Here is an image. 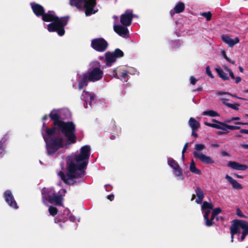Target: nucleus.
<instances>
[{"mask_svg":"<svg viewBox=\"0 0 248 248\" xmlns=\"http://www.w3.org/2000/svg\"><path fill=\"white\" fill-rule=\"evenodd\" d=\"M76 130H66L62 132L65 139L59 135L53 138H46L44 134L42 136L46 144L47 153L49 155H54L60 149L63 148L69 145L74 144L77 141Z\"/></svg>","mask_w":248,"mask_h":248,"instance_id":"nucleus-2","label":"nucleus"},{"mask_svg":"<svg viewBox=\"0 0 248 248\" xmlns=\"http://www.w3.org/2000/svg\"><path fill=\"white\" fill-rule=\"evenodd\" d=\"M41 193L42 199L44 200H47L48 202L52 198L53 194L55 193L52 190L47 188H43Z\"/></svg>","mask_w":248,"mask_h":248,"instance_id":"nucleus-18","label":"nucleus"},{"mask_svg":"<svg viewBox=\"0 0 248 248\" xmlns=\"http://www.w3.org/2000/svg\"><path fill=\"white\" fill-rule=\"evenodd\" d=\"M197 130H192V135L195 138H197L198 136V134L195 132Z\"/></svg>","mask_w":248,"mask_h":248,"instance_id":"nucleus-52","label":"nucleus"},{"mask_svg":"<svg viewBox=\"0 0 248 248\" xmlns=\"http://www.w3.org/2000/svg\"><path fill=\"white\" fill-rule=\"evenodd\" d=\"M241 147L245 149H248V144H241Z\"/></svg>","mask_w":248,"mask_h":248,"instance_id":"nucleus-55","label":"nucleus"},{"mask_svg":"<svg viewBox=\"0 0 248 248\" xmlns=\"http://www.w3.org/2000/svg\"><path fill=\"white\" fill-rule=\"evenodd\" d=\"M235 124L237 125H248V123H243L240 122H237L235 123Z\"/></svg>","mask_w":248,"mask_h":248,"instance_id":"nucleus-49","label":"nucleus"},{"mask_svg":"<svg viewBox=\"0 0 248 248\" xmlns=\"http://www.w3.org/2000/svg\"><path fill=\"white\" fill-rule=\"evenodd\" d=\"M229 73L230 76L231 77V78H232V79H234L235 78V77H234V74H233V72L232 70H230V71H229Z\"/></svg>","mask_w":248,"mask_h":248,"instance_id":"nucleus-54","label":"nucleus"},{"mask_svg":"<svg viewBox=\"0 0 248 248\" xmlns=\"http://www.w3.org/2000/svg\"><path fill=\"white\" fill-rule=\"evenodd\" d=\"M206 73L207 75L211 78H213L214 76L210 70V66L209 65L207 66L206 67Z\"/></svg>","mask_w":248,"mask_h":248,"instance_id":"nucleus-44","label":"nucleus"},{"mask_svg":"<svg viewBox=\"0 0 248 248\" xmlns=\"http://www.w3.org/2000/svg\"><path fill=\"white\" fill-rule=\"evenodd\" d=\"M215 70L217 72L219 77L220 78L224 80H229V78L221 68H216Z\"/></svg>","mask_w":248,"mask_h":248,"instance_id":"nucleus-25","label":"nucleus"},{"mask_svg":"<svg viewBox=\"0 0 248 248\" xmlns=\"http://www.w3.org/2000/svg\"><path fill=\"white\" fill-rule=\"evenodd\" d=\"M234 175L236 177V178H243V176H242V175H238L237 174H234Z\"/></svg>","mask_w":248,"mask_h":248,"instance_id":"nucleus-62","label":"nucleus"},{"mask_svg":"<svg viewBox=\"0 0 248 248\" xmlns=\"http://www.w3.org/2000/svg\"><path fill=\"white\" fill-rule=\"evenodd\" d=\"M225 179L232 185V187L234 189H241L243 186L236 180L233 179L232 177L227 174L225 176Z\"/></svg>","mask_w":248,"mask_h":248,"instance_id":"nucleus-17","label":"nucleus"},{"mask_svg":"<svg viewBox=\"0 0 248 248\" xmlns=\"http://www.w3.org/2000/svg\"><path fill=\"white\" fill-rule=\"evenodd\" d=\"M168 165L170 167H171L173 170L175 169L176 168H178L179 166L177 161L172 158H169L168 159Z\"/></svg>","mask_w":248,"mask_h":248,"instance_id":"nucleus-31","label":"nucleus"},{"mask_svg":"<svg viewBox=\"0 0 248 248\" xmlns=\"http://www.w3.org/2000/svg\"><path fill=\"white\" fill-rule=\"evenodd\" d=\"M228 99L223 98L222 99V102L226 106L228 107L229 108H230L233 109H234L235 110H238L239 109L238 106H239V104H236L235 105L227 103V101Z\"/></svg>","mask_w":248,"mask_h":248,"instance_id":"nucleus-30","label":"nucleus"},{"mask_svg":"<svg viewBox=\"0 0 248 248\" xmlns=\"http://www.w3.org/2000/svg\"><path fill=\"white\" fill-rule=\"evenodd\" d=\"M203 115L210 116L211 117L219 116V114L216 111L213 110H209L207 111H204L202 112Z\"/></svg>","mask_w":248,"mask_h":248,"instance_id":"nucleus-33","label":"nucleus"},{"mask_svg":"<svg viewBox=\"0 0 248 248\" xmlns=\"http://www.w3.org/2000/svg\"><path fill=\"white\" fill-rule=\"evenodd\" d=\"M221 154H222V156H224L229 155L228 153L225 151H222L221 153Z\"/></svg>","mask_w":248,"mask_h":248,"instance_id":"nucleus-59","label":"nucleus"},{"mask_svg":"<svg viewBox=\"0 0 248 248\" xmlns=\"http://www.w3.org/2000/svg\"><path fill=\"white\" fill-rule=\"evenodd\" d=\"M205 148L203 144H196L195 145V151L193 155L195 159H198L204 164H212L215 163L214 160L210 156L203 154L201 151Z\"/></svg>","mask_w":248,"mask_h":248,"instance_id":"nucleus-7","label":"nucleus"},{"mask_svg":"<svg viewBox=\"0 0 248 248\" xmlns=\"http://www.w3.org/2000/svg\"><path fill=\"white\" fill-rule=\"evenodd\" d=\"M185 6L183 2H179L174 7L173 10L175 13H180L185 10Z\"/></svg>","mask_w":248,"mask_h":248,"instance_id":"nucleus-27","label":"nucleus"},{"mask_svg":"<svg viewBox=\"0 0 248 248\" xmlns=\"http://www.w3.org/2000/svg\"><path fill=\"white\" fill-rule=\"evenodd\" d=\"M48 212L50 215L54 216L57 214L58 212V209L53 206H50L48 208Z\"/></svg>","mask_w":248,"mask_h":248,"instance_id":"nucleus-37","label":"nucleus"},{"mask_svg":"<svg viewBox=\"0 0 248 248\" xmlns=\"http://www.w3.org/2000/svg\"><path fill=\"white\" fill-rule=\"evenodd\" d=\"M47 119V115L46 114L42 118V121H44Z\"/></svg>","mask_w":248,"mask_h":248,"instance_id":"nucleus-63","label":"nucleus"},{"mask_svg":"<svg viewBox=\"0 0 248 248\" xmlns=\"http://www.w3.org/2000/svg\"><path fill=\"white\" fill-rule=\"evenodd\" d=\"M204 211L205 212L203 215V218L205 220V224L206 226L210 227L212 226V223L211 222V220H209V216L211 212L210 210H206Z\"/></svg>","mask_w":248,"mask_h":248,"instance_id":"nucleus-28","label":"nucleus"},{"mask_svg":"<svg viewBox=\"0 0 248 248\" xmlns=\"http://www.w3.org/2000/svg\"><path fill=\"white\" fill-rule=\"evenodd\" d=\"M91 45L94 50L102 52L107 49L108 45L103 38H97L93 39L91 41Z\"/></svg>","mask_w":248,"mask_h":248,"instance_id":"nucleus-8","label":"nucleus"},{"mask_svg":"<svg viewBox=\"0 0 248 248\" xmlns=\"http://www.w3.org/2000/svg\"><path fill=\"white\" fill-rule=\"evenodd\" d=\"M217 94L218 95H223V94H228L229 95L230 93L228 92H219Z\"/></svg>","mask_w":248,"mask_h":248,"instance_id":"nucleus-56","label":"nucleus"},{"mask_svg":"<svg viewBox=\"0 0 248 248\" xmlns=\"http://www.w3.org/2000/svg\"><path fill=\"white\" fill-rule=\"evenodd\" d=\"M128 73L129 72L127 70L122 67H117L113 69L111 73L112 76L113 77L124 81H127Z\"/></svg>","mask_w":248,"mask_h":248,"instance_id":"nucleus-9","label":"nucleus"},{"mask_svg":"<svg viewBox=\"0 0 248 248\" xmlns=\"http://www.w3.org/2000/svg\"><path fill=\"white\" fill-rule=\"evenodd\" d=\"M51 11L46 13L45 11L42 15V20L45 22H52L47 25V30L49 32H56L59 36H63L65 33L64 27L67 25L68 16L59 18L51 14Z\"/></svg>","mask_w":248,"mask_h":248,"instance_id":"nucleus-3","label":"nucleus"},{"mask_svg":"<svg viewBox=\"0 0 248 248\" xmlns=\"http://www.w3.org/2000/svg\"><path fill=\"white\" fill-rule=\"evenodd\" d=\"M240 119V117H232V120H239Z\"/></svg>","mask_w":248,"mask_h":248,"instance_id":"nucleus-60","label":"nucleus"},{"mask_svg":"<svg viewBox=\"0 0 248 248\" xmlns=\"http://www.w3.org/2000/svg\"><path fill=\"white\" fill-rule=\"evenodd\" d=\"M108 199L110 200V201H112L114 200V196L113 194H111L108 196Z\"/></svg>","mask_w":248,"mask_h":248,"instance_id":"nucleus-47","label":"nucleus"},{"mask_svg":"<svg viewBox=\"0 0 248 248\" xmlns=\"http://www.w3.org/2000/svg\"><path fill=\"white\" fill-rule=\"evenodd\" d=\"M112 53L114 55L115 59H116L117 58L123 57L124 55V52L119 48L115 49L113 52Z\"/></svg>","mask_w":248,"mask_h":248,"instance_id":"nucleus-34","label":"nucleus"},{"mask_svg":"<svg viewBox=\"0 0 248 248\" xmlns=\"http://www.w3.org/2000/svg\"><path fill=\"white\" fill-rule=\"evenodd\" d=\"M216 216L213 215V213H212V215L210 219H209V220H211V222L212 223V225L213 224V220L214 219H216Z\"/></svg>","mask_w":248,"mask_h":248,"instance_id":"nucleus-50","label":"nucleus"},{"mask_svg":"<svg viewBox=\"0 0 248 248\" xmlns=\"http://www.w3.org/2000/svg\"><path fill=\"white\" fill-rule=\"evenodd\" d=\"M4 198L7 203L12 208L17 209L18 208L11 191L7 190L4 193Z\"/></svg>","mask_w":248,"mask_h":248,"instance_id":"nucleus-10","label":"nucleus"},{"mask_svg":"<svg viewBox=\"0 0 248 248\" xmlns=\"http://www.w3.org/2000/svg\"><path fill=\"white\" fill-rule=\"evenodd\" d=\"M56 126H54L51 128H48L47 126L46 127V132L48 136H52L56 130Z\"/></svg>","mask_w":248,"mask_h":248,"instance_id":"nucleus-36","label":"nucleus"},{"mask_svg":"<svg viewBox=\"0 0 248 248\" xmlns=\"http://www.w3.org/2000/svg\"><path fill=\"white\" fill-rule=\"evenodd\" d=\"M222 55L223 56V57L225 59H226V60L227 61H228L229 62L232 63V64H234V63H235V62L234 61H232V60H231L230 59H229L227 56V55H226V53H225V51H222Z\"/></svg>","mask_w":248,"mask_h":248,"instance_id":"nucleus-42","label":"nucleus"},{"mask_svg":"<svg viewBox=\"0 0 248 248\" xmlns=\"http://www.w3.org/2000/svg\"><path fill=\"white\" fill-rule=\"evenodd\" d=\"M240 229H242L240 241H243L246 236L248 234V222L244 220L234 219L230 227V233L231 234V242H233L234 235L239 233Z\"/></svg>","mask_w":248,"mask_h":248,"instance_id":"nucleus-5","label":"nucleus"},{"mask_svg":"<svg viewBox=\"0 0 248 248\" xmlns=\"http://www.w3.org/2000/svg\"><path fill=\"white\" fill-rule=\"evenodd\" d=\"M103 76V71L99 67L93 68L87 73H82L79 76V80L78 84L79 90L86 87L89 81L95 82L101 79Z\"/></svg>","mask_w":248,"mask_h":248,"instance_id":"nucleus-4","label":"nucleus"},{"mask_svg":"<svg viewBox=\"0 0 248 248\" xmlns=\"http://www.w3.org/2000/svg\"><path fill=\"white\" fill-rule=\"evenodd\" d=\"M90 147L88 145H85L81 148L80 154L86 157V158H89L90 155Z\"/></svg>","mask_w":248,"mask_h":248,"instance_id":"nucleus-26","label":"nucleus"},{"mask_svg":"<svg viewBox=\"0 0 248 248\" xmlns=\"http://www.w3.org/2000/svg\"><path fill=\"white\" fill-rule=\"evenodd\" d=\"M196 196L197 199L196 200V202L198 203H201L203 201L204 197V194L202 189L199 187H197L195 190Z\"/></svg>","mask_w":248,"mask_h":248,"instance_id":"nucleus-21","label":"nucleus"},{"mask_svg":"<svg viewBox=\"0 0 248 248\" xmlns=\"http://www.w3.org/2000/svg\"><path fill=\"white\" fill-rule=\"evenodd\" d=\"M204 125H205L206 126H209L211 127H213V128H217L218 129H221V130L224 131V132H223L224 134H228L229 132V131L227 129V128H226L225 127H224L218 124H217V123L211 124V123H208L207 122H204Z\"/></svg>","mask_w":248,"mask_h":248,"instance_id":"nucleus-22","label":"nucleus"},{"mask_svg":"<svg viewBox=\"0 0 248 248\" xmlns=\"http://www.w3.org/2000/svg\"><path fill=\"white\" fill-rule=\"evenodd\" d=\"M227 166L234 170H245L248 168L247 165L241 164L235 161H229Z\"/></svg>","mask_w":248,"mask_h":248,"instance_id":"nucleus-16","label":"nucleus"},{"mask_svg":"<svg viewBox=\"0 0 248 248\" xmlns=\"http://www.w3.org/2000/svg\"><path fill=\"white\" fill-rule=\"evenodd\" d=\"M113 29L115 32L121 36L127 35L129 33L127 28L126 26L124 27V26L114 25L113 26Z\"/></svg>","mask_w":248,"mask_h":248,"instance_id":"nucleus-14","label":"nucleus"},{"mask_svg":"<svg viewBox=\"0 0 248 248\" xmlns=\"http://www.w3.org/2000/svg\"><path fill=\"white\" fill-rule=\"evenodd\" d=\"M229 95L233 97H234V98H237L238 99H240V100H246V99L244 98H242V97H238L237 96V95H236L235 94H232L231 93H230L229 94Z\"/></svg>","mask_w":248,"mask_h":248,"instance_id":"nucleus-46","label":"nucleus"},{"mask_svg":"<svg viewBox=\"0 0 248 248\" xmlns=\"http://www.w3.org/2000/svg\"><path fill=\"white\" fill-rule=\"evenodd\" d=\"M201 15L202 16L206 18L207 21H210L211 19L212 14L210 12H204L202 13Z\"/></svg>","mask_w":248,"mask_h":248,"instance_id":"nucleus-39","label":"nucleus"},{"mask_svg":"<svg viewBox=\"0 0 248 248\" xmlns=\"http://www.w3.org/2000/svg\"><path fill=\"white\" fill-rule=\"evenodd\" d=\"M188 124L192 130H197L200 127V123L195 119L190 117L188 121Z\"/></svg>","mask_w":248,"mask_h":248,"instance_id":"nucleus-23","label":"nucleus"},{"mask_svg":"<svg viewBox=\"0 0 248 248\" xmlns=\"http://www.w3.org/2000/svg\"><path fill=\"white\" fill-rule=\"evenodd\" d=\"M75 160L77 164L75 163L73 161L67 162V170L68 173L65 175L62 171H60L58 175L60 177L61 180L66 185H73L76 182L75 179L81 178L85 174V170L88 164L89 159L82 155L81 154L76 155Z\"/></svg>","mask_w":248,"mask_h":248,"instance_id":"nucleus-1","label":"nucleus"},{"mask_svg":"<svg viewBox=\"0 0 248 248\" xmlns=\"http://www.w3.org/2000/svg\"><path fill=\"white\" fill-rule=\"evenodd\" d=\"M213 208V205L212 203H209L206 201L203 202L202 205V210H211Z\"/></svg>","mask_w":248,"mask_h":248,"instance_id":"nucleus-32","label":"nucleus"},{"mask_svg":"<svg viewBox=\"0 0 248 248\" xmlns=\"http://www.w3.org/2000/svg\"><path fill=\"white\" fill-rule=\"evenodd\" d=\"M63 195L62 194L56 195V193L53 194L52 198L49 202L50 203H55L57 205H62L63 201Z\"/></svg>","mask_w":248,"mask_h":248,"instance_id":"nucleus-19","label":"nucleus"},{"mask_svg":"<svg viewBox=\"0 0 248 248\" xmlns=\"http://www.w3.org/2000/svg\"><path fill=\"white\" fill-rule=\"evenodd\" d=\"M49 117L53 121V125L57 126L61 132H65L66 130H76V125L73 122L61 120L60 115L55 109L50 112Z\"/></svg>","mask_w":248,"mask_h":248,"instance_id":"nucleus-6","label":"nucleus"},{"mask_svg":"<svg viewBox=\"0 0 248 248\" xmlns=\"http://www.w3.org/2000/svg\"><path fill=\"white\" fill-rule=\"evenodd\" d=\"M216 220L217 221H218L219 220H221V221H223L224 220V218L223 217H216Z\"/></svg>","mask_w":248,"mask_h":248,"instance_id":"nucleus-57","label":"nucleus"},{"mask_svg":"<svg viewBox=\"0 0 248 248\" xmlns=\"http://www.w3.org/2000/svg\"><path fill=\"white\" fill-rule=\"evenodd\" d=\"M82 2L84 3V0H70V4L72 6H74L78 8L80 7V4Z\"/></svg>","mask_w":248,"mask_h":248,"instance_id":"nucleus-35","label":"nucleus"},{"mask_svg":"<svg viewBox=\"0 0 248 248\" xmlns=\"http://www.w3.org/2000/svg\"><path fill=\"white\" fill-rule=\"evenodd\" d=\"M96 0H84V5L85 8V14L87 16L94 14L93 8L96 5Z\"/></svg>","mask_w":248,"mask_h":248,"instance_id":"nucleus-12","label":"nucleus"},{"mask_svg":"<svg viewBox=\"0 0 248 248\" xmlns=\"http://www.w3.org/2000/svg\"><path fill=\"white\" fill-rule=\"evenodd\" d=\"M190 83L192 85H195L197 81V79H196L194 77L191 76L190 78Z\"/></svg>","mask_w":248,"mask_h":248,"instance_id":"nucleus-45","label":"nucleus"},{"mask_svg":"<svg viewBox=\"0 0 248 248\" xmlns=\"http://www.w3.org/2000/svg\"><path fill=\"white\" fill-rule=\"evenodd\" d=\"M186 149L183 148L182 152V157L183 159L184 158V154L186 153Z\"/></svg>","mask_w":248,"mask_h":248,"instance_id":"nucleus-58","label":"nucleus"},{"mask_svg":"<svg viewBox=\"0 0 248 248\" xmlns=\"http://www.w3.org/2000/svg\"><path fill=\"white\" fill-rule=\"evenodd\" d=\"M175 174L178 177H181V179H183V176L182 173V170L179 166L178 168L174 170Z\"/></svg>","mask_w":248,"mask_h":248,"instance_id":"nucleus-38","label":"nucleus"},{"mask_svg":"<svg viewBox=\"0 0 248 248\" xmlns=\"http://www.w3.org/2000/svg\"><path fill=\"white\" fill-rule=\"evenodd\" d=\"M6 139L3 138L0 141V155H1L4 151L3 146L5 143Z\"/></svg>","mask_w":248,"mask_h":248,"instance_id":"nucleus-40","label":"nucleus"},{"mask_svg":"<svg viewBox=\"0 0 248 248\" xmlns=\"http://www.w3.org/2000/svg\"><path fill=\"white\" fill-rule=\"evenodd\" d=\"M133 18V15L132 13L126 11L121 16L120 22L123 26L127 27L131 24Z\"/></svg>","mask_w":248,"mask_h":248,"instance_id":"nucleus-11","label":"nucleus"},{"mask_svg":"<svg viewBox=\"0 0 248 248\" xmlns=\"http://www.w3.org/2000/svg\"><path fill=\"white\" fill-rule=\"evenodd\" d=\"M212 122H213L215 123L218 124L225 127L227 129H230L232 130H237V129H240V126L229 125L225 123L219 122L216 119H212Z\"/></svg>","mask_w":248,"mask_h":248,"instance_id":"nucleus-24","label":"nucleus"},{"mask_svg":"<svg viewBox=\"0 0 248 248\" xmlns=\"http://www.w3.org/2000/svg\"><path fill=\"white\" fill-rule=\"evenodd\" d=\"M115 61L116 59L111 52H107L105 54V63L107 66H111Z\"/></svg>","mask_w":248,"mask_h":248,"instance_id":"nucleus-20","label":"nucleus"},{"mask_svg":"<svg viewBox=\"0 0 248 248\" xmlns=\"http://www.w3.org/2000/svg\"><path fill=\"white\" fill-rule=\"evenodd\" d=\"M235 82L238 84L241 81V78L240 77H235Z\"/></svg>","mask_w":248,"mask_h":248,"instance_id":"nucleus-51","label":"nucleus"},{"mask_svg":"<svg viewBox=\"0 0 248 248\" xmlns=\"http://www.w3.org/2000/svg\"><path fill=\"white\" fill-rule=\"evenodd\" d=\"M240 132L241 133H244L248 134V129H242L240 130Z\"/></svg>","mask_w":248,"mask_h":248,"instance_id":"nucleus-53","label":"nucleus"},{"mask_svg":"<svg viewBox=\"0 0 248 248\" xmlns=\"http://www.w3.org/2000/svg\"><path fill=\"white\" fill-rule=\"evenodd\" d=\"M89 95H90V98L91 100V101L93 100H94V95L93 94H90Z\"/></svg>","mask_w":248,"mask_h":248,"instance_id":"nucleus-64","label":"nucleus"},{"mask_svg":"<svg viewBox=\"0 0 248 248\" xmlns=\"http://www.w3.org/2000/svg\"><path fill=\"white\" fill-rule=\"evenodd\" d=\"M236 215L240 217H243V218H248V217L245 216L242 212L241 210L239 209V208H237L236 209Z\"/></svg>","mask_w":248,"mask_h":248,"instance_id":"nucleus-41","label":"nucleus"},{"mask_svg":"<svg viewBox=\"0 0 248 248\" xmlns=\"http://www.w3.org/2000/svg\"><path fill=\"white\" fill-rule=\"evenodd\" d=\"M219 145L218 144H212L211 147L213 148H218Z\"/></svg>","mask_w":248,"mask_h":248,"instance_id":"nucleus-61","label":"nucleus"},{"mask_svg":"<svg viewBox=\"0 0 248 248\" xmlns=\"http://www.w3.org/2000/svg\"><path fill=\"white\" fill-rule=\"evenodd\" d=\"M30 5L33 13L36 16L39 17L43 15L45 10L43 6L34 2H31Z\"/></svg>","mask_w":248,"mask_h":248,"instance_id":"nucleus-13","label":"nucleus"},{"mask_svg":"<svg viewBox=\"0 0 248 248\" xmlns=\"http://www.w3.org/2000/svg\"><path fill=\"white\" fill-rule=\"evenodd\" d=\"M189 170L191 172L197 174H201V171L196 168L195 166V163L193 159L192 160L190 165Z\"/></svg>","mask_w":248,"mask_h":248,"instance_id":"nucleus-29","label":"nucleus"},{"mask_svg":"<svg viewBox=\"0 0 248 248\" xmlns=\"http://www.w3.org/2000/svg\"><path fill=\"white\" fill-rule=\"evenodd\" d=\"M221 209L219 207L213 209L212 211V213H213V215H216V216L221 212Z\"/></svg>","mask_w":248,"mask_h":248,"instance_id":"nucleus-43","label":"nucleus"},{"mask_svg":"<svg viewBox=\"0 0 248 248\" xmlns=\"http://www.w3.org/2000/svg\"><path fill=\"white\" fill-rule=\"evenodd\" d=\"M221 39L224 42L227 44L229 47H233L235 44L239 42V39L236 37L234 39H231L227 35H222Z\"/></svg>","mask_w":248,"mask_h":248,"instance_id":"nucleus-15","label":"nucleus"},{"mask_svg":"<svg viewBox=\"0 0 248 248\" xmlns=\"http://www.w3.org/2000/svg\"><path fill=\"white\" fill-rule=\"evenodd\" d=\"M105 187H106V189L107 191H110L112 189V186L109 185H106Z\"/></svg>","mask_w":248,"mask_h":248,"instance_id":"nucleus-48","label":"nucleus"}]
</instances>
